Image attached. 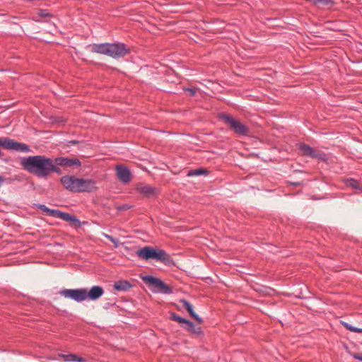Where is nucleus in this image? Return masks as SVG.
Listing matches in <instances>:
<instances>
[{"label":"nucleus","instance_id":"nucleus-1","mask_svg":"<svg viewBox=\"0 0 362 362\" xmlns=\"http://www.w3.org/2000/svg\"><path fill=\"white\" fill-rule=\"evenodd\" d=\"M52 159L42 155L30 156L21 159V165L36 177L47 179L49 176Z\"/></svg>","mask_w":362,"mask_h":362},{"label":"nucleus","instance_id":"nucleus-2","mask_svg":"<svg viewBox=\"0 0 362 362\" xmlns=\"http://www.w3.org/2000/svg\"><path fill=\"white\" fill-rule=\"evenodd\" d=\"M91 52L107 55L113 59H119L128 54L130 52V49L122 42H106L92 45Z\"/></svg>","mask_w":362,"mask_h":362},{"label":"nucleus","instance_id":"nucleus-3","mask_svg":"<svg viewBox=\"0 0 362 362\" xmlns=\"http://www.w3.org/2000/svg\"><path fill=\"white\" fill-rule=\"evenodd\" d=\"M141 259H155L160 262H166L169 259V255L163 250H158L151 246H145L136 252Z\"/></svg>","mask_w":362,"mask_h":362},{"label":"nucleus","instance_id":"nucleus-4","mask_svg":"<svg viewBox=\"0 0 362 362\" xmlns=\"http://www.w3.org/2000/svg\"><path fill=\"white\" fill-rule=\"evenodd\" d=\"M142 279L154 293L170 294L173 293L172 288L159 278L146 275Z\"/></svg>","mask_w":362,"mask_h":362},{"label":"nucleus","instance_id":"nucleus-5","mask_svg":"<svg viewBox=\"0 0 362 362\" xmlns=\"http://www.w3.org/2000/svg\"><path fill=\"white\" fill-rule=\"evenodd\" d=\"M218 118L228 124L236 134L242 136L248 134V128L232 116L225 112H221L218 114Z\"/></svg>","mask_w":362,"mask_h":362},{"label":"nucleus","instance_id":"nucleus-6","mask_svg":"<svg viewBox=\"0 0 362 362\" xmlns=\"http://www.w3.org/2000/svg\"><path fill=\"white\" fill-rule=\"evenodd\" d=\"M218 118L228 124L236 134L242 136L248 134V128L232 116L225 112H221L218 114Z\"/></svg>","mask_w":362,"mask_h":362},{"label":"nucleus","instance_id":"nucleus-7","mask_svg":"<svg viewBox=\"0 0 362 362\" xmlns=\"http://www.w3.org/2000/svg\"><path fill=\"white\" fill-rule=\"evenodd\" d=\"M59 293L78 303L87 299L86 288L64 289L60 291Z\"/></svg>","mask_w":362,"mask_h":362},{"label":"nucleus","instance_id":"nucleus-8","mask_svg":"<svg viewBox=\"0 0 362 362\" xmlns=\"http://www.w3.org/2000/svg\"><path fill=\"white\" fill-rule=\"evenodd\" d=\"M3 141L4 142L2 143V147L6 149L24 153H28L30 151V146L24 143L17 142L8 137H4Z\"/></svg>","mask_w":362,"mask_h":362},{"label":"nucleus","instance_id":"nucleus-9","mask_svg":"<svg viewBox=\"0 0 362 362\" xmlns=\"http://www.w3.org/2000/svg\"><path fill=\"white\" fill-rule=\"evenodd\" d=\"M97 189L96 182L92 179L78 178L76 193L91 192Z\"/></svg>","mask_w":362,"mask_h":362},{"label":"nucleus","instance_id":"nucleus-10","mask_svg":"<svg viewBox=\"0 0 362 362\" xmlns=\"http://www.w3.org/2000/svg\"><path fill=\"white\" fill-rule=\"evenodd\" d=\"M60 182L66 190L76 193L78 177L74 175H64L60 178Z\"/></svg>","mask_w":362,"mask_h":362},{"label":"nucleus","instance_id":"nucleus-11","mask_svg":"<svg viewBox=\"0 0 362 362\" xmlns=\"http://www.w3.org/2000/svg\"><path fill=\"white\" fill-rule=\"evenodd\" d=\"M135 189L144 197L147 198L156 197L158 193L157 188L144 183L138 184L136 186Z\"/></svg>","mask_w":362,"mask_h":362},{"label":"nucleus","instance_id":"nucleus-12","mask_svg":"<svg viewBox=\"0 0 362 362\" xmlns=\"http://www.w3.org/2000/svg\"><path fill=\"white\" fill-rule=\"evenodd\" d=\"M298 148L304 156H309L312 158H317L320 160H325L326 158L325 154L316 152L308 144L303 143L299 144Z\"/></svg>","mask_w":362,"mask_h":362},{"label":"nucleus","instance_id":"nucleus-13","mask_svg":"<svg viewBox=\"0 0 362 362\" xmlns=\"http://www.w3.org/2000/svg\"><path fill=\"white\" fill-rule=\"evenodd\" d=\"M117 178L124 184L129 183L132 179V175L129 169L123 165H117L115 168Z\"/></svg>","mask_w":362,"mask_h":362},{"label":"nucleus","instance_id":"nucleus-14","mask_svg":"<svg viewBox=\"0 0 362 362\" xmlns=\"http://www.w3.org/2000/svg\"><path fill=\"white\" fill-rule=\"evenodd\" d=\"M53 160L57 165L64 168L80 167L81 165V163L78 158L71 159L66 157H57Z\"/></svg>","mask_w":362,"mask_h":362},{"label":"nucleus","instance_id":"nucleus-15","mask_svg":"<svg viewBox=\"0 0 362 362\" xmlns=\"http://www.w3.org/2000/svg\"><path fill=\"white\" fill-rule=\"evenodd\" d=\"M104 293V289L100 286H94L90 288V291L86 290L87 298L95 300L101 297Z\"/></svg>","mask_w":362,"mask_h":362},{"label":"nucleus","instance_id":"nucleus-16","mask_svg":"<svg viewBox=\"0 0 362 362\" xmlns=\"http://www.w3.org/2000/svg\"><path fill=\"white\" fill-rule=\"evenodd\" d=\"M53 213L55 214L54 217L61 218L65 221L76 223H79V220L74 216H72L68 213L62 212L59 210H57V211H54Z\"/></svg>","mask_w":362,"mask_h":362},{"label":"nucleus","instance_id":"nucleus-17","mask_svg":"<svg viewBox=\"0 0 362 362\" xmlns=\"http://www.w3.org/2000/svg\"><path fill=\"white\" fill-rule=\"evenodd\" d=\"M180 303L182 305V308L186 309L192 317H194L199 322H202V318H200L199 315L194 313L193 306L189 301L185 299H181L180 300Z\"/></svg>","mask_w":362,"mask_h":362},{"label":"nucleus","instance_id":"nucleus-18","mask_svg":"<svg viewBox=\"0 0 362 362\" xmlns=\"http://www.w3.org/2000/svg\"><path fill=\"white\" fill-rule=\"evenodd\" d=\"M132 288V284L127 281H119L114 284V288L119 291H126Z\"/></svg>","mask_w":362,"mask_h":362},{"label":"nucleus","instance_id":"nucleus-19","mask_svg":"<svg viewBox=\"0 0 362 362\" xmlns=\"http://www.w3.org/2000/svg\"><path fill=\"white\" fill-rule=\"evenodd\" d=\"M182 327L187 331L197 334H200L202 333L201 328L196 327L194 324L188 320H187L186 323L184 325H182Z\"/></svg>","mask_w":362,"mask_h":362},{"label":"nucleus","instance_id":"nucleus-20","mask_svg":"<svg viewBox=\"0 0 362 362\" xmlns=\"http://www.w3.org/2000/svg\"><path fill=\"white\" fill-rule=\"evenodd\" d=\"M59 356L63 358L65 361L69 362H84L85 360L75 354H59Z\"/></svg>","mask_w":362,"mask_h":362},{"label":"nucleus","instance_id":"nucleus-21","mask_svg":"<svg viewBox=\"0 0 362 362\" xmlns=\"http://www.w3.org/2000/svg\"><path fill=\"white\" fill-rule=\"evenodd\" d=\"M59 165H57L55 161L53 159H52V162L49 167V175L53 173H57L58 175H61L62 172L61 169L59 168Z\"/></svg>","mask_w":362,"mask_h":362},{"label":"nucleus","instance_id":"nucleus-22","mask_svg":"<svg viewBox=\"0 0 362 362\" xmlns=\"http://www.w3.org/2000/svg\"><path fill=\"white\" fill-rule=\"evenodd\" d=\"M37 206L38 209H41L42 211L46 212L48 215L52 216L53 217H54V216H55V214L53 212L57 211V209H50L44 204H37Z\"/></svg>","mask_w":362,"mask_h":362},{"label":"nucleus","instance_id":"nucleus-23","mask_svg":"<svg viewBox=\"0 0 362 362\" xmlns=\"http://www.w3.org/2000/svg\"><path fill=\"white\" fill-rule=\"evenodd\" d=\"M343 326L346 328L348 330L356 332V333H362V328H358L356 327L352 326L351 325L349 324L348 322H342Z\"/></svg>","mask_w":362,"mask_h":362},{"label":"nucleus","instance_id":"nucleus-24","mask_svg":"<svg viewBox=\"0 0 362 362\" xmlns=\"http://www.w3.org/2000/svg\"><path fill=\"white\" fill-rule=\"evenodd\" d=\"M343 326L346 328L348 330L356 332V333H362V328H358L356 327L352 326L351 325L349 324L348 322H342Z\"/></svg>","mask_w":362,"mask_h":362},{"label":"nucleus","instance_id":"nucleus-25","mask_svg":"<svg viewBox=\"0 0 362 362\" xmlns=\"http://www.w3.org/2000/svg\"><path fill=\"white\" fill-rule=\"evenodd\" d=\"M171 318L172 320L179 322V323H181V324H183V325L186 323L187 322V319L185 318H183L177 315H176L175 313H173L171 315Z\"/></svg>","mask_w":362,"mask_h":362},{"label":"nucleus","instance_id":"nucleus-26","mask_svg":"<svg viewBox=\"0 0 362 362\" xmlns=\"http://www.w3.org/2000/svg\"><path fill=\"white\" fill-rule=\"evenodd\" d=\"M205 173V170H203V169H196V170H190L188 173V175L189 176H197V175H201L202 174H204Z\"/></svg>","mask_w":362,"mask_h":362},{"label":"nucleus","instance_id":"nucleus-27","mask_svg":"<svg viewBox=\"0 0 362 362\" xmlns=\"http://www.w3.org/2000/svg\"><path fill=\"white\" fill-rule=\"evenodd\" d=\"M38 16L41 18H46V17H52V15L49 13L47 10L45 9H40L38 11Z\"/></svg>","mask_w":362,"mask_h":362},{"label":"nucleus","instance_id":"nucleus-28","mask_svg":"<svg viewBox=\"0 0 362 362\" xmlns=\"http://www.w3.org/2000/svg\"><path fill=\"white\" fill-rule=\"evenodd\" d=\"M352 356L354 358L362 361V354H352Z\"/></svg>","mask_w":362,"mask_h":362},{"label":"nucleus","instance_id":"nucleus-29","mask_svg":"<svg viewBox=\"0 0 362 362\" xmlns=\"http://www.w3.org/2000/svg\"><path fill=\"white\" fill-rule=\"evenodd\" d=\"M350 182H351L350 185L351 186H353L354 188H357L358 187V186L356 185L357 184L356 181L355 180H354V179L350 180Z\"/></svg>","mask_w":362,"mask_h":362},{"label":"nucleus","instance_id":"nucleus-30","mask_svg":"<svg viewBox=\"0 0 362 362\" xmlns=\"http://www.w3.org/2000/svg\"><path fill=\"white\" fill-rule=\"evenodd\" d=\"M111 242L113 243L116 247L118 246V243H119V241L118 240L115 239V238H113L112 240H111Z\"/></svg>","mask_w":362,"mask_h":362},{"label":"nucleus","instance_id":"nucleus-31","mask_svg":"<svg viewBox=\"0 0 362 362\" xmlns=\"http://www.w3.org/2000/svg\"><path fill=\"white\" fill-rule=\"evenodd\" d=\"M105 238H107V239H109L110 241L113 238L112 236L110 235H107V234H105L104 235Z\"/></svg>","mask_w":362,"mask_h":362},{"label":"nucleus","instance_id":"nucleus-32","mask_svg":"<svg viewBox=\"0 0 362 362\" xmlns=\"http://www.w3.org/2000/svg\"><path fill=\"white\" fill-rule=\"evenodd\" d=\"M130 206L129 205H124L123 206L121 207V209H129Z\"/></svg>","mask_w":362,"mask_h":362},{"label":"nucleus","instance_id":"nucleus-33","mask_svg":"<svg viewBox=\"0 0 362 362\" xmlns=\"http://www.w3.org/2000/svg\"><path fill=\"white\" fill-rule=\"evenodd\" d=\"M183 90L189 91V90H195L192 88H183Z\"/></svg>","mask_w":362,"mask_h":362},{"label":"nucleus","instance_id":"nucleus-34","mask_svg":"<svg viewBox=\"0 0 362 362\" xmlns=\"http://www.w3.org/2000/svg\"><path fill=\"white\" fill-rule=\"evenodd\" d=\"M4 179L0 176V187L2 186Z\"/></svg>","mask_w":362,"mask_h":362},{"label":"nucleus","instance_id":"nucleus-35","mask_svg":"<svg viewBox=\"0 0 362 362\" xmlns=\"http://www.w3.org/2000/svg\"><path fill=\"white\" fill-rule=\"evenodd\" d=\"M196 93L197 92H194V91L190 92L192 96L195 95Z\"/></svg>","mask_w":362,"mask_h":362},{"label":"nucleus","instance_id":"nucleus-36","mask_svg":"<svg viewBox=\"0 0 362 362\" xmlns=\"http://www.w3.org/2000/svg\"><path fill=\"white\" fill-rule=\"evenodd\" d=\"M293 185L297 186V185H299L300 183L299 182H296V183H293Z\"/></svg>","mask_w":362,"mask_h":362},{"label":"nucleus","instance_id":"nucleus-37","mask_svg":"<svg viewBox=\"0 0 362 362\" xmlns=\"http://www.w3.org/2000/svg\"><path fill=\"white\" fill-rule=\"evenodd\" d=\"M71 142L75 144V143H76L77 141H72Z\"/></svg>","mask_w":362,"mask_h":362}]
</instances>
